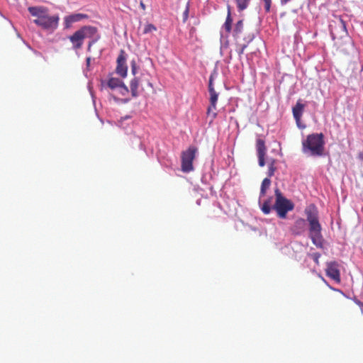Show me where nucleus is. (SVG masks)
Listing matches in <instances>:
<instances>
[{
    "label": "nucleus",
    "instance_id": "obj_1",
    "mask_svg": "<svg viewBox=\"0 0 363 363\" xmlns=\"http://www.w3.org/2000/svg\"><path fill=\"white\" fill-rule=\"evenodd\" d=\"M275 203L273 206H271L272 198L266 200L261 206V210L264 214H269L272 209L276 211L278 217L280 218H285L289 211H292L294 208V203L284 197L281 191L277 188L274 190Z\"/></svg>",
    "mask_w": 363,
    "mask_h": 363
},
{
    "label": "nucleus",
    "instance_id": "obj_2",
    "mask_svg": "<svg viewBox=\"0 0 363 363\" xmlns=\"http://www.w3.org/2000/svg\"><path fill=\"white\" fill-rule=\"evenodd\" d=\"M28 10L33 16L36 17L33 22L38 26L51 32L57 28L60 21L59 16H50L46 7L30 6Z\"/></svg>",
    "mask_w": 363,
    "mask_h": 363
},
{
    "label": "nucleus",
    "instance_id": "obj_3",
    "mask_svg": "<svg viewBox=\"0 0 363 363\" xmlns=\"http://www.w3.org/2000/svg\"><path fill=\"white\" fill-rule=\"evenodd\" d=\"M86 38L91 39L88 44V50H90L91 46L100 39L97 28L91 26H82L68 38L72 43V48L77 50L82 48Z\"/></svg>",
    "mask_w": 363,
    "mask_h": 363
},
{
    "label": "nucleus",
    "instance_id": "obj_4",
    "mask_svg": "<svg viewBox=\"0 0 363 363\" xmlns=\"http://www.w3.org/2000/svg\"><path fill=\"white\" fill-rule=\"evenodd\" d=\"M307 220L309 223L310 238L313 243L318 247H323V236L321 225L318 220V212L315 205L311 204L305 209Z\"/></svg>",
    "mask_w": 363,
    "mask_h": 363
},
{
    "label": "nucleus",
    "instance_id": "obj_5",
    "mask_svg": "<svg viewBox=\"0 0 363 363\" xmlns=\"http://www.w3.org/2000/svg\"><path fill=\"white\" fill-rule=\"evenodd\" d=\"M324 135L323 133H312L302 142V151L313 157H320L325 150Z\"/></svg>",
    "mask_w": 363,
    "mask_h": 363
},
{
    "label": "nucleus",
    "instance_id": "obj_6",
    "mask_svg": "<svg viewBox=\"0 0 363 363\" xmlns=\"http://www.w3.org/2000/svg\"><path fill=\"white\" fill-rule=\"evenodd\" d=\"M142 90L145 88H152V85L150 82L148 75L141 74L139 77H135L130 82V88L131 94L133 97H136L139 94V88Z\"/></svg>",
    "mask_w": 363,
    "mask_h": 363
},
{
    "label": "nucleus",
    "instance_id": "obj_7",
    "mask_svg": "<svg viewBox=\"0 0 363 363\" xmlns=\"http://www.w3.org/2000/svg\"><path fill=\"white\" fill-rule=\"evenodd\" d=\"M198 149L194 146H190L182 153V170L184 172H189L194 169L193 161L195 159Z\"/></svg>",
    "mask_w": 363,
    "mask_h": 363
},
{
    "label": "nucleus",
    "instance_id": "obj_8",
    "mask_svg": "<svg viewBox=\"0 0 363 363\" xmlns=\"http://www.w3.org/2000/svg\"><path fill=\"white\" fill-rule=\"evenodd\" d=\"M116 72L121 77L127 76L128 66L126 65V54L123 50H121L116 60Z\"/></svg>",
    "mask_w": 363,
    "mask_h": 363
},
{
    "label": "nucleus",
    "instance_id": "obj_9",
    "mask_svg": "<svg viewBox=\"0 0 363 363\" xmlns=\"http://www.w3.org/2000/svg\"><path fill=\"white\" fill-rule=\"evenodd\" d=\"M340 264L335 262H330L327 263L326 275L335 281L336 282H340Z\"/></svg>",
    "mask_w": 363,
    "mask_h": 363
},
{
    "label": "nucleus",
    "instance_id": "obj_10",
    "mask_svg": "<svg viewBox=\"0 0 363 363\" xmlns=\"http://www.w3.org/2000/svg\"><path fill=\"white\" fill-rule=\"evenodd\" d=\"M89 18L87 14L85 13H72L64 17V26L65 28L69 29L72 28L73 23L79 22L84 19Z\"/></svg>",
    "mask_w": 363,
    "mask_h": 363
},
{
    "label": "nucleus",
    "instance_id": "obj_11",
    "mask_svg": "<svg viewBox=\"0 0 363 363\" xmlns=\"http://www.w3.org/2000/svg\"><path fill=\"white\" fill-rule=\"evenodd\" d=\"M256 148L257 152L259 165L260 167H264L265 165L264 157L267 152L264 140L261 138H258L256 142Z\"/></svg>",
    "mask_w": 363,
    "mask_h": 363
},
{
    "label": "nucleus",
    "instance_id": "obj_12",
    "mask_svg": "<svg viewBox=\"0 0 363 363\" xmlns=\"http://www.w3.org/2000/svg\"><path fill=\"white\" fill-rule=\"evenodd\" d=\"M304 108L305 105L301 104L300 101H298L296 104L292 108L293 116L297 124H298L301 121Z\"/></svg>",
    "mask_w": 363,
    "mask_h": 363
},
{
    "label": "nucleus",
    "instance_id": "obj_13",
    "mask_svg": "<svg viewBox=\"0 0 363 363\" xmlns=\"http://www.w3.org/2000/svg\"><path fill=\"white\" fill-rule=\"evenodd\" d=\"M254 39L253 34H249L247 36L244 38V43L242 44H237L236 52H238L240 58H241L242 54L244 53L245 49L248 46L250 43H251Z\"/></svg>",
    "mask_w": 363,
    "mask_h": 363
},
{
    "label": "nucleus",
    "instance_id": "obj_14",
    "mask_svg": "<svg viewBox=\"0 0 363 363\" xmlns=\"http://www.w3.org/2000/svg\"><path fill=\"white\" fill-rule=\"evenodd\" d=\"M306 225V220L303 218H298L295 221L294 225L291 228V231L294 235H301L304 232Z\"/></svg>",
    "mask_w": 363,
    "mask_h": 363
},
{
    "label": "nucleus",
    "instance_id": "obj_15",
    "mask_svg": "<svg viewBox=\"0 0 363 363\" xmlns=\"http://www.w3.org/2000/svg\"><path fill=\"white\" fill-rule=\"evenodd\" d=\"M123 84L120 79L111 77L107 81L106 86L111 90H115L118 89Z\"/></svg>",
    "mask_w": 363,
    "mask_h": 363
},
{
    "label": "nucleus",
    "instance_id": "obj_16",
    "mask_svg": "<svg viewBox=\"0 0 363 363\" xmlns=\"http://www.w3.org/2000/svg\"><path fill=\"white\" fill-rule=\"evenodd\" d=\"M232 24H233V18L231 16L230 6H228V14L225 19V21L223 26V28L225 29L227 33H230L232 30Z\"/></svg>",
    "mask_w": 363,
    "mask_h": 363
},
{
    "label": "nucleus",
    "instance_id": "obj_17",
    "mask_svg": "<svg viewBox=\"0 0 363 363\" xmlns=\"http://www.w3.org/2000/svg\"><path fill=\"white\" fill-rule=\"evenodd\" d=\"M270 184L271 180L269 178L263 179L260 189V197L264 196L266 194L267 189L269 187Z\"/></svg>",
    "mask_w": 363,
    "mask_h": 363
},
{
    "label": "nucleus",
    "instance_id": "obj_18",
    "mask_svg": "<svg viewBox=\"0 0 363 363\" xmlns=\"http://www.w3.org/2000/svg\"><path fill=\"white\" fill-rule=\"evenodd\" d=\"M209 94L210 104H211L212 106H216L218 99V94L216 91L215 89H211V91H209Z\"/></svg>",
    "mask_w": 363,
    "mask_h": 363
},
{
    "label": "nucleus",
    "instance_id": "obj_19",
    "mask_svg": "<svg viewBox=\"0 0 363 363\" xmlns=\"http://www.w3.org/2000/svg\"><path fill=\"white\" fill-rule=\"evenodd\" d=\"M238 9L240 11H242L246 9L249 5L250 0H235Z\"/></svg>",
    "mask_w": 363,
    "mask_h": 363
},
{
    "label": "nucleus",
    "instance_id": "obj_20",
    "mask_svg": "<svg viewBox=\"0 0 363 363\" xmlns=\"http://www.w3.org/2000/svg\"><path fill=\"white\" fill-rule=\"evenodd\" d=\"M157 30V28L155 25L152 23H146L144 26L143 33V34H148L152 32H155Z\"/></svg>",
    "mask_w": 363,
    "mask_h": 363
},
{
    "label": "nucleus",
    "instance_id": "obj_21",
    "mask_svg": "<svg viewBox=\"0 0 363 363\" xmlns=\"http://www.w3.org/2000/svg\"><path fill=\"white\" fill-rule=\"evenodd\" d=\"M242 29H243V21L240 20L235 24V26L234 28V35L235 36L238 35L240 33H242Z\"/></svg>",
    "mask_w": 363,
    "mask_h": 363
},
{
    "label": "nucleus",
    "instance_id": "obj_22",
    "mask_svg": "<svg viewBox=\"0 0 363 363\" xmlns=\"http://www.w3.org/2000/svg\"><path fill=\"white\" fill-rule=\"evenodd\" d=\"M216 109V106H212L211 104H210L209 106L208 107L207 115L208 116H211V121L215 119L216 116H217V113L215 112Z\"/></svg>",
    "mask_w": 363,
    "mask_h": 363
},
{
    "label": "nucleus",
    "instance_id": "obj_23",
    "mask_svg": "<svg viewBox=\"0 0 363 363\" xmlns=\"http://www.w3.org/2000/svg\"><path fill=\"white\" fill-rule=\"evenodd\" d=\"M118 91L122 96H125L129 92L127 86L124 83L118 89Z\"/></svg>",
    "mask_w": 363,
    "mask_h": 363
},
{
    "label": "nucleus",
    "instance_id": "obj_24",
    "mask_svg": "<svg viewBox=\"0 0 363 363\" xmlns=\"http://www.w3.org/2000/svg\"><path fill=\"white\" fill-rule=\"evenodd\" d=\"M264 2V8L265 11L267 12H269L271 4H272V0H262Z\"/></svg>",
    "mask_w": 363,
    "mask_h": 363
},
{
    "label": "nucleus",
    "instance_id": "obj_25",
    "mask_svg": "<svg viewBox=\"0 0 363 363\" xmlns=\"http://www.w3.org/2000/svg\"><path fill=\"white\" fill-rule=\"evenodd\" d=\"M275 171H276V167H273V164H269V169H268V176L269 177H272L274 175Z\"/></svg>",
    "mask_w": 363,
    "mask_h": 363
},
{
    "label": "nucleus",
    "instance_id": "obj_26",
    "mask_svg": "<svg viewBox=\"0 0 363 363\" xmlns=\"http://www.w3.org/2000/svg\"><path fill=\"white\" fill-rule=\"evenodd\" d=\"M189 11V6H187L185 11L183 13V21L184 22H186L188 19Z\"/></svg>",
    "mask_w": 363,
    "mask_h": 363
},
{
    "label": "nucleus",
    "instance_id": "obj_27",
    "mask_svg": "<svg viewBox=\"0 0 363 363\" xmlns=\"http://www.w3.org/2000/svg\"><path fill=\"white\" fill-rule=\"evenodd\" d=\"M320 253H318V252H316V253H313V254L312 255V257H313V259L314 262H315L317 264H319V258H320Z\"/></svg>",
    "mask_w": 363,
    "mask_h": 363
},
{
    "label": "nucleus",
    "instance_id": "obj_28",
    "mask_svg": "<svg viewBox=\"0 0 363 363\" xmlns=\"http://www.w3.org/2000/svg\"><path fill=\"white\" fill-rule=\"evenodd\" d=\"M213 77L211 75L209 78V82H208V91H211V89H214L213 84Z\"/></svg>",
    "mask_w": 363,
    "mask_h": 363
},
{
    "label": "nucleus",
    "instance_id": "obj_29",
    "mask_svg": "<svg viewBox=\"0 0 363 363\" xmlns=\"http://www.w3.org/2000/svg\"><path fill=\"white\" fill-rule=\"evenodd\" d=\"M136 64L135 62V61H133L131 62V72H132V74L133 75H135V73H136Z\"/></svg>",
    "mask_w": 363,
    "mask_h": 363
},
{
    "label": "nucleus",
    "instance_id": "obj_30",
    "mask_svg": "<svg viewBox=\"0 0 363 363\" xmlns=\"http://www.w3.org/2000/svg\"><path fill=\"white\" fill-rule=\"evenodd\" d=\"M354 302L358 305L362 309H363V303L361 302L359 300H358L357 298H354Z\"/></svg>",
    "mask_w": 363,
    "mask_h": 363
},
{
    "label": "nucleus",
    "instance_id": "obj_31",
    "mask_svg": "<svg viewBox=\"0 0 363 363\" xmlns=\"http://www.w3.org/2000/svg\"><path fill=\"white\" fill-rule=\"evenodd\" d=\"M358 158H359L360 160H363V152H359V154H358Z\"/></svg>",
    "mask_w": 363,
    "mask_h": 363
},
{
    "label": "nucleus",
    "instance_id": "obj_32",
    "mask_svg": "<svg viewBox=\"0 0 363 363\" xmlns=\"http://www.w3.org/2000/svg\"><path fill=\"white\" fill-rule=\"evenodd\" d=\"M273 164V167H275V160L274 159H272L269 162V164Z\"/></svg>",
    "mask_w": 363,
    "mask_h": 363
},
{
    "label": "nucleus",
    "instance_id": "obj_33",
    "mask_svg": "<svg viewBox=\"0 0 363 363\" xmlns=\"http://www.w3.org/2000/svg\"><path fill=\"white\" fill-rule=\"evenodd\" d=\"M140 6H141V8H142L143 9H145V4H144L143 2H141V3H140Z\"/></svg>",
    "mask_w": 363,
    "mask_h": 363
},
{
    "label": "nucleus",
    "instance_id": "obj_34",
    "mask_svg": "<svg viewBox=\"0 0 363 363\" xmlns=\"http://www.w3.org/2000/svg\"><path fill=\"white\" fill-rule=\"evenodd\" d=\"M86 62H87L88 65L89 64V62H90V58L89 57H88L86 59Z\"/></svg>",
    "mask_w": 363,
    "mask_h": 363
},
{
    "label": "nucleus",
    "instance_id": "obj_35",
    "mask_svg": "<svg viewBox=\"0 0 363 363\" xmlns=\"http://www.w3.org/2000/svg\"><path fill=\"white\" fill-rule=\"evenodd\" d=\"M341 23L343 24L344 27H345V23L342 20H341Z\"/></svg>",
    "mask_w": 363,
    "mask_h": 363
}]
</instances>
